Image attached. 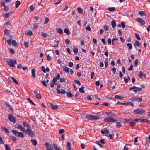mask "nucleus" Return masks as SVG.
I'll list each match as a JSON object with an SVG mask.
<instances>
[{
  "label": "nucleus",
  "instance_id": "obj_34",
  "mask_svg": "<svg viewBox=\"0 0 150 150\" xmlns=\"http://www.w3.org/2000/svg\"><path fill=\"white\" fill-rule=\"evenodd\" d=\"M105 114H107V116L109 117L113 116H114V114L111 112H106L105 113Z\"/></svg>",
  "mask_w": 150,
  "mask_h": 150
},
{
  "label": "nucleus",
  "instance_id": "obj_52",
  "mask_svg": "<svg viewBox=\"0 0 150 150\" xmlns=\"http://www.w3.org/2000/svg\"><path fill=\"white\" fill-rule=\"evenodd\" d=\"M129 124L131 126L133 127L135 126L136 125V124L134 122H129Z\"/></svg>",
  "mask_w": 150,
  "mask_h": 150
},
{
  "label": "nucleus",
  "instance_id": "obj_41",
  "mask_svg": "<svg viewBox=\"0 0 150 150\" xmlns=\"http://www.w3.org/2000/svg\"><path fill=\"white\" fill-rule=\"evenodd\" d=\"M67 96L68 97H72V95L70 92H66Z\"/></svg>",
  "mask_w": 150,
  "mask_h": 150
},
{
  "label": "nucleus",
  "instance_id": "obj_10",
  "mask_svg": "<svg viewBox=\"0 0 150 150\" xmlns=\"http://www.w3.org/2000/svg\"><path fill=\"white\" fill-rule=\"evenodd\" d=\"M60 75L58 73L57 74V76L56 77H54L53 79L52 82L55 85H56L57 83V79L59 80L60 78Z\"/></svg>",
  "mask_w": 150,
  "mask_h": 150
},
{
  "label": "nucleus",
  "instance_id": "obj_17",
  "mask_svg": "<svg viewBox=\"0 0 150 150\" xmlns=\"http://www.w3.org/2000/svg\"><path fill=\"white\" fill-rule=\"evenodd\" d=\"M71 144L70 142H68L67 143L66 147L67 150H71Z\"/></svg>",
  "mask_w": 150,
  "mask_h": 150
},
{
  "label": "nucleus",
  "instance_id": "obj_28",
  "mask_svg": "<svg viewBox=\"0 0 150 150\" xmlns=\"http://www.w3.org/2000/svg\"><path fill=\"white\" fill-rule=\"evenodd\" d=\"M108 9L109 11L111 12L115 11L116 10L115 8L114 7H108Z\"/></svg>",
  "mask_w": 150,
  "mask_h": 150
},
{
  "label": "nucleus",
  "instance_id": "obj_40",
  "mask_svg": "<svg viewBox=\"0 0 150 150\" xmlns=\"http://www.w3.org/2000/svg\"><path fill=\"white\" fill-rule=\"evenodd\" d=\"M2 129L6 133L8 134L10 132L9 130L5 127H3L2 128Z\"/></svg>",
  "mask_w": 150,
  "mask_h": 150
},
{
  "label": "nucleus",
  "instance_id": "obj_25",
  "mask_svg": "<svg viewBox=\"0 0 150 150\" xmlns=\"http://www.w3.org/2000/svg\"><path fill=\"white\" fill-rule=\"evenodd\" d=\"M11 44L14 47H17L18 46L17 43L15 40H12Z\"/></svg>",
  "mask_w": 150,
  "mask_h": 150
},
{
  "label": "nucleus",
  "instance_id": "obj_45",
  "mask_svg": "<svg viewBox=\"0 0 150 150\" xmlns=\"http://www.w3.org/2000/svg\"><path fill=\"white\" fill-rule=\"evenodd\" d=\"M118 39L116 38H114L112 40V42L113 44H114L115 42L117 41Z\"/></svg>",
  "mask_w": 150,
  "mask_h": 150
},
{
  "label": "nucleus",
  "instance_id": "obj_36",
  "mask_svg": "<svg viewBox=\"0 0 150 150\" xmlns=\"http://www.w3.org/2000/svg\"><path fill=\"white\" fill-rule=\"evenodd\" d=\"M83 88H84V87L83 86L79 88V92L81 93H84L85 91L83 89Z\"/></svg>",
  "mask_w": 150,
  "mask_h": 150
},
{
  "label": "nucleus",
  "instance_id": "obj_26",
  "mask_svg": "<svg viewBox=\"0 0 150 150\" xmlns=\"http://www.w3.org/2000/svg\"><path fill=\"white\" fill-rule=\"evenodd\" d=\"M78 12L80 14H82L83 12V10L80 7L77 8Z\"/></svg>",
  "mask_w": 150,
  "mask_h": 150
},
{
  "label": "nucleus",
  "instance_id": "obj_64",
  "mask_svg": "<svg viewBox=\"0 0 150 150\" xmlns=\"http://www.w3.org/2000/svg\"><path fill=\"white\" fill-rule=\"evenodd\" d=\"M4 10L6 11H7L8 10V8L7 6H4Z\"/></svg>",
  "mask_w": 150,
  "mask_h": 150
},
{
  "label": "nucleus",
  "instance_id": "obj_63",
  "mask_svg": "<svg viewBox=\"0 0 150 150\" xmlns=\"http://www.w3.org/2000/svg\"><path fill=\"white\" fill-rule=\"evenodd\" d=\"M46 57L47 60L48 61L52 59V58L50 56L49 54L47 55Z\"/></svg>",
  "mask_w": 150,
  "mask_h": 150
},
{
  "label": "nucleus",
  "instance_id": "obj_33",
  "mask_svg": "<svg viewBox=\"0 0 150 150\" xmlns=\"http://www.w3.org/2000/svg\"><path fill=\"white\" fill-rule=\"evenodd\" d=\"M41 35L44 38H46L48 36L47 34L44 32H41Z\"/></svg>",
  "mask_w": 150,
  "mask_h": 150
},
{
  "label": "nucleus",
  "instance_id": "obj_1",
  "mask_svg": "<svg viewBox=\"0 0 150 150\" xmlns=\"http://www.w3.org/2000/svg\"><path fill=\"white\" fill-rule=\"evenodd\" d=\"M17 60L13 59H6V62L7 64L11 67H14L15 64H17Z\"/></svg>",
  "mask_w": 150,
  "mask_h": 150
},
{
  "label": "nucleus",
  "instance_id": "obj_14",
  "mask_svg": "<svg viewBox=\"0 0 150 150\" xmlns=\"http://www.w3.org/2000/svg\"><path fill=\"white\" fill-rule=\"evenodd\" d=\"M57 90V93L58 94H65L66 93L65 91L63 89H61V91H60V89H56Z\"/></svg>",
  "mask_w": 150,
  "mask_h": 150
},
{
  "label": "nucleus",
  "instance_id": "obj_19",
  "mask_svg": "<svg viewBox=\"0 0 150 150\" xmlns=\"http://www.w3.org/2000/svg\"><path fill=\"white\" fill-rule=\"evenodd\" d=\"M22 124H23V126L24 127L27 128H30V125H29L28 124V123H27V122H26L24 121H23L22 122Z\"/></svg>",
  "mask_w": 150,
  "mask_h": 150
},
{
  "label": "nucleus",
  "instance_id": "obj_59",
  "mask_svg": "<svg viewBox=\"0 0 150 150\" xmlns=\"http://www.w3.org/2000/svg\"><path fill=\"white\" fill-rule=\"evenodd\" d=\"M65 132L64 130V129H60L59 130V133L60 134H61L64 133Z\"/></svg>",
  "mask_w": 150,
  "mask_h": 150
},
{
  "label": "nucleus",
  "instance_id": "obj_32",
  "mask_svg": "<svg viewBox=\"0 0 150 150\" xmlns=\"http://www.w3.org/2000/svg\"><path fill=\"white\" fill-rule=\"evenodd\" d=\"M111 25L113 28L115 27L116 26V23L115 21L114 20H112L111 22Z\"/></svg>",
  "mask_w": 150,
  "mask_h": 150
},
{
  "label": "nucleus",
  "instance_id": "obj_12",
  "mask_svg": "<svg viewBox=\"0 0 150 150\" xmlns=\"http://www.w3.org/2000/svg\"><path fill=\"white\" fill-rule=\"evenodd\" d=\"M131 100L133 102H139L142 100V98L140 97L132 98Z\"/></svg>",
  "mask_w": 150,
  "mask_h": 150
},
{
  "label": "nucleus",
  "instance_id": "obj_30",
  "mask_svg": "<svg viewBox=\"0 0 150 150\" xmlns=\"http://www.w3.org/2000/svg\"><path fill=\"white\" fill-rule=\"evenodd\" d=\"M20 2L19 1L17 0L15 2V6L16 8H17L20 5Z\"/></svg>",
  "mask_w": 150,
  "mask_h": 150
},
{
  "label": "nucleus",
  "instance_id": "obj_44",
  "mask_svg": "<svg viewBox=\"0 0 150 150\" xmlns=\"http://www.w3.org/2000/svg\"><path fill=\"white\" fill-rule=\"evenodd\" d=\"M53 147L55 150H58L59 149V147H58L54 143L53 144Z\"/></svg>",
  "mask_w": 150,
  "mask_h": 150
},
{
  "label": "nucleus",
  "instance_id": "obj_50",
  "mask_svg": "<svg viewBox=\"0 0 150 150\" xmlns=\"http://www.w3.org/2000/svg\"><path fill=\"white\" fill-rule=\"evenodd\" d=\"M5 149L6 150H10V148L9 146L7 144L4 145Z\"/></svg>",
  "mask_w": 150,
  "mask_h": 150
},
{
  "label": "nucleus",
  "instance_id": "obj_46",
  "mask_svg": "<svg viewBox=\"0 0 150 150\" xmlns=\"http://www.w3.org/2000/svg\"><path fill=\"white\" fill-rule=\"evenodd\" d=\"M24 45L25 48H28L29 47L28 43L27 42H24Z\"/></svg>",
  "mask_w": 150,
  "mask_h": 150
},
{
  "label": "nucleus",
  "instance_id": "obj_42",
  "mask_svg": "<svg viewBox=\"0 0 150 150\" xmlns=\"http://www.w3.org/2000/svg\"><path fill=\"white\" fill-rule=\"evenodd\" d=\"M10 16V13H7L4 15V17L5 18H7Z\"/></svg>",
  "mask_w": 150,
  "mask_h": 150
},
{
  "label": "nucleus",
  "instance_id": "obj_3",
  "mask_svg": "<svg viewBox=\"0 0 150 150\" xmlns=\"http://www.w3.org/2000/svg\"><path fill=\"white\" fill-rule=\"evenodd\" d=\"M86 117L91 120H97L99 119V117L98 116H95L91 115H87L86 116Z\"/></svg>",
  "mask_w": 150,
  "mask_h": 150
},
{
  "label": "nucleus",
  "instance_id": "obj_6",
  "mask_svg": "<svg viewBox=\"0 0 150 150\" xmlns=\"http://www.w3.org/2000/svg\"><path fill=\"white\" fill-rule=\"evenodd\" d=\"M104 121L105 122H113L116 121L117 120L115 118L106 117L104 119Z\"/></svg>",
  "mask_w": 150,
  "mask_h": 150
},
{
  "label": "nucleus",
  "instance_id": "obj_55",
  "mask_svg": "<svg viewBox=\"0 0 150 150\" xmlns=\"http://www.w3.org/2000/svg\"><path fill=\"white\" fill-rule=\"evenodd\" d=\"M11 79L13 81V82L14 83H15L16 84H18V82L13 77H12Z\"/></svg>",
  "mask_w": 150,
  "mask_h": 150
},
{
  "label": "nucleus",
  "instance_id": "obj_56",
  "mask_svg": "<svg viewBox=\"0 0 150 150\" xmlns=\"http://www.w3.org/2000/svg\"><path fill=\"white\" fill-rule=\"evenodd\" d=\"M49 21V18L47 17H46L45 18V20L44 23V24H45L47 23Z\"/></svg>",
  "mask_w": 150,
  "mask_h": 150
},
{
  "label": "nucleus",
  "instance_id": "obj_37",
  "mask_svg": "<svg viewBox=\"0 0 150 150\" xmlns=\"http://www.w3.org/2000/svg\"><path fill=\"white\" fill-rule=\"evenodd\" d=\"M134 45L135 46H138V47H139L140 46L139 42L137 40H136L135 41V42L134 44Z\"/></svg>",
  "mask_w": 150,
  "mask_h": 150
},
{
  "label": "nucleus",
  "instance_id": "obj_27",
  "mask_svg": "<svg viewBox=\"0 0 150 150\" xmlns=\"http://www.w3.org/2000/svg\"><path fill=\"white\" fill-rule=\"evenodd\" d=\"M73 51L75 54H76L78 52V49L75 46H74L73 48Z\"/></svg>",
  "mask_w": 150,
  "mask_h": 150
},
{
  "label": "nucleus",
  "instance_id": "obj_20",
  "mask_svg": "<svg viewBox=\"0 0 150 150\" xmlns=\"http://www.w3.org/2000/svg\"><path fill=\"white\" fill-rule=\"evenodd\" d=\"M25 34L27 35H32L33 33L31 31L29 30H27L25 31Z\"/></svg>",
  "mask_w": 150,
  "mask_h": 150
},
{
  "label": "nucleus",
  "instance_id": "obj_11",
  "mask_svg": "<svg viewBox=\"0 0 150 150\" xmlns=\"http://www.w3.org/2000/svg\"><path fill=\"white\" fill-rule=\"evenodd\" d=\"M136 21L139 22L141 25H144L145 23L144 21L140 18H137Z\"/></svg>",
  "mask_w": 150,
  "mask_h": 150
},
{
  "label": "nucleus",
  "instance_id": "obj_22",
  "mask_svg": "<svg viewBox=\"0 0 150 150\" xmlns=\"http://www.w3.org/2000/svg\"><path fill=\"white\" fill-rule=\"evenodd\" d=\"M56 30L57 32L60 34H62L63 33V30L60 28H57Z\"/></svg>",
  "mask_w": 150,
  "mask_h": 150
},
{
  "label": "nucleus",
  "instance_id": "obj_29",
  "mask_svg": "<svg viewBox=\"0 0 150 150\" xmlns=\"http://www.w3.org/2000/svg\"><path fill=\"white\" fill-rule=\"evenodd\" d=\"M10 33L9 31L7 29H5L4 30V34L7 35H8Z\"/></svg>",
  "mask_w": 150,
  "mask_h": 150
},
{
  "label": "nucleus",
  "instance_id": "obj_39",
  "mask_svg": "<svg viewBox=\"0 0 150 150\" xmlns=\"http://www.w3.org/2000/svg\"><path fill=\"white\" fill-rule=\"evenodd\" d=\"M64 32L67 35H69L70 33V32L69 30L67 28H65L64 30Z\"/></svg>",
  "mask_w": 150,
  "mask_h": 150
},
{
  "label": "nucleus",
  "instance_id": "obj_43",
  "mask_svg": "<svg viewBox=\"0 0 150 150\" xmlns=\"http://www.w3.org/2000/svg\"><path fill=\"white\" fill-rule=\"evenodd\" d=\"M29 8L30 11H32L34 10L35 7L34 6L31 5L30 6Z\"/></svg>",
  "mask_w": 150,
  "mask_h": 150
},
{
  "label": "nucleus",
  "instance_id": "obj_24",
  "mask_svg": "<svg viewBox=\"0 0 150 150\" xmlns=\"http://www.w3.org/2000/svg\"><path fill=\"white\" fill-rule=\"evenodd\" d=\"M31 142L32 144L35 146H36L37 144V141L35 139H31Z\"/></svg>",
  "mask_w": 150,
  "mask_h": 150
},
{
  "label": "nucleus",
  "instance_id": "obj_61",
  "mask_svg": "<svg viewBox=\"0 0 150 150\" xmlns=\"http://www.w3.org/2000/svg\"><path fill=\"white\" fill-rule=\"evenodd\" d=\"M107 42L108 44L109 45L111 44V40L110 38H108L107 40Z\"/></svg>",
  "mask_w": 150,
  "mask_h": 150
},
{
  "label": "nucleus",
  "instance_id": "obj_47",
  "mask_svg": "<svg viewBox=\"0 0 150 150\" xmlns=\"http://www.w3.org/2000/svg\"><path fill=\"white\" fill-rule=\"evenodd\" d=\"M41 83L45 87H47V85L46 83V81H45L43 80L41 81Z\"/></svg>",
  "mask_w": 150,
  "mask_h": 150
},
{
  "label": "nucleus",
  "instance_id": "obj_53",
  "mask_svg": "<svg viewBox=\"0 0 150 150\" xmlns=\"http://www.w3.org/2000/svg\"><path fill=\"white\" fill-rule=\"evenodd\" d=\"M127 46L129 47V49L131 50L132 48V44L130 43H128L127 44Z\"/></svg>",
  "mask_w": 150,
  "mask_h": 150
},
{
  "label": "nucleus",
  "instance_id": "obj_13",
  "mask_svg": "<svg viewBox=\"0 0 150 150\" xmlns=\"http://www.w3.org/2000/svg\"><path fill=\"white\" fill-rule=\"evenodd\" d=\"M34 93L36 98L38 99H40L41 96L40 94L38 93L36 90H35L34 91Z\"/></svg>",
  "mask_w": 150,
  "mask_h": 150
},
{
  "label": "nucleus",
  "instance_id": "obj_51",
  "mask_svg": "<svg viewBox=\"0 0 150 150\" xmlns=\"http://www.w3.org/2000/svg\"><path fill=\"white\" fill-rule=\"evenodd\" d=\"M85 29L87 31H90L91 30V28L89 25H88L87 27H85Z\"/></svg>",
  "mask_w": 150,
  "mask_h": 150
},
{
  "label": "nucleus",
  "instance_id": "obj_60",
  "mask_svg": "<svg viewBox=\"0 0 150 150\" xmlns=\"http://www.w3.org/2000/svg\"><path fill=\"white\" fill-rule=\"evenodd\" d=\"M27 100L30 103H31L33 105H35V104L29 98H28L27 99Z\"/></svg>",
  "mask_w": 150,
  "mask_h": 150
},
{
  "label": "nucleus",
  "instance_id": "obj_57",
  "mask_svg": "<svg viewBox=\"0 0 150 150\" xmlns=\"http://www.w3.org/2000/svg\"><path fill=\"white\" fill-rule=\"evenodd\" d=\"M105 31H108L109 30V27L107 25H105L103 27Z\"/></svg>",
  "mask_w": 150,
  "mask_h": 150
},
{
  "label": "nucleus",
  "instance_id": "obj_16",
  "mask_svg": "<svg viewBox=\"0 0 150 150\" xmlns=\"http://www.w3.org/2000/svg\"><path fill=\"white\" fill-rule=\"evenodd\" d=\"M51 108L52 110L57 109L58 108V106L57 105H54L52 103H50Z\"/></svg>",
  "mask_w": 150,
  "mask_h": 150
},
{
  "label": "nucleus",
  "instance_id": "obj_18",
  "mask_svg": "<svg viewBox=\"0 0 150 150\" xmlns=\"http://www.w3.org/2000/svg\"><path fill=\"white\" fill-rule=\"evenodd\" d=\"M63 70L66 72L69 73V69L65 66H63L62 67Z\"/></svg>",
  "mask_w": 150,
  "mask_h": 150
},
{
  "label": "nucleus",
  "instance_id": "obj_49",
  "mask_svg": "<svg viewBox=\"0 0 150 150\" xmlns=\"http://www.w3.org/2000/svg\"><path fill=\"white\" fill-rule=\"evenodd\" d=\"M138 14L141 16L145 15V13L143 11H139L138 12Z\"/></svg>",
  "mask_w": 150,
  "mask_h": 150
},
{
  "label": "nucleus",
  "instance_id": "obj_58",
  "mask_svg": "<svg viewBox=\"0 0 150 150\" xmlns=\"http://www.w3.org/2000/svg\"><path fill=\"white\" fill-rule=\"evenodd\" d=\"M60 79V82L62 83L65 82V79L64 78H61Z\"/></svg>",
  "mask_w": 150,
  "mask_h": 150
},
{
  "label": "nucleus",
  "instance_id": "obj_23",
  "mask_svg": "<svg viewBox=\"0 0 150 150\" xmlns=\"http://www.w3.org/2000/svg\"><path fill=\"white\" fill-rule=\"evenodd\" d=\"M124 81L126 83H128L129 82V81H130V78L129 76H128L127 78H126V77L125 76L124 77Z\"/></svg>",
  "mask_w": 150,
  "mask_h": 150
},
{
  "label": "nucleus",
  "instance_id": "obj_4",
  "mask_svg": "<svg viewBox=\"0 0 150 150\" xmlns=\"http://www.w3.org/2000/svg\"><path fill=\"white\" fill-rule=\"evenodd\" d=\"M134 112L137 114H142L146 112V110L142 108H137L134 110Z\"/></svg>",
  "mask_w": 150,
  "mask_h": 150
},
{
  "label": "nucleus",
  "instance_id": "obj_5",
  "mask_svg": "<svg viewBox=\"0 0 150 150\" xmlns=\"http://www.w3.org/2000/svg\"><path fill=\"white\" fill-rule=\"evenodd\" d=\"M133 121L138 122H146L149 124H150V121L145 119H142L140 118L134 119Z\"/></svg>",
  "mask_w": 150,
  "mask_h": 150
},
{
  "label": "nucleus",
  "instance_id": "obj_15",
  "mask_svg": "<svg viewBox=\"0 0 150 150\" xmlns=\"http://www.w3.org/2000/svg\"><path fill=\"white\" fill-rule=\"evenodd\" d=\"M45 145L46 147L47 148V149H52L53 150V148L52 145L46 142L45 144Z\"/></svg>",
  "mask_w": 150,
  "mask_h": 150
},
{
  "label": "nucleus",
  "instance_id": "obj_9",
  "mask_svg": "<svg viewBox=\"0 0 150 150\" xmlns=\"http://www.w3.org/2000/svg\"><path fill=\"white\" fill-rule=\"evenodd\" d=\"M132 90H133V92H137L141 91L142 90V88L133 86L130 88L129 89V91Z\"/></svg>",
  "mask_w": 150,
  "mask_h": 150
},
{
  "label": "nucleus",
  "instance_id": "obj_38",
  "mask_svg": "<svg viewBox=\"0 0 150 150\" xmlns=\"http://www.w3.org/2000/svg\"><path fill=\"white\" fill-rule=\"evenodd\" d=\"M108 58H105V61L104 62V63L105 65V67H107L108 65Z\"/></svg>",
  "mask_w": 150,
  "mask_h": 150
},
{
  "label": "nucleus",
  "instance_id": "obj_62",
  "mask_svg": "<svg viewBox=\"0 0 150 150\" xmlns=\"http://www.w3.org/2000/svg\"><path fill=\"white\" fill-rule=\"evenodd\" d=\"M135 36L136 37V38L138 40H140L141 38L137 34H135Z\"/></svg>",
  "mask_w": 150,
  "mask_h": 150
},
{
  "label": "nucleus",
  "instance_id": "obj_2",
  "mask_svg": "<svg viewBox=\"0 0 150 150\" xmlns=\"http://www.w3.org/2000/svg\"><path fill=\"white\" fill-rule=\"evenodd\" d=\"M12 132L17 137H18L22 138H23L24 137L23 133L21 132H18V131L14 129L12 130Z\"/></svg>",
  "mask_w": 150,
  "mask_h": 150
},
{
  "label": "nucleus",
  "instance_id": "obj_31",
  "mask_svg": "<svg viewBox=\"0 0 150 150\" xmlns=\"http://www.w3.org/2000/svg\"><path fill=\"white\" fill-rule=\"evenodd\" d=\"M115 98L118 99H122L123 98V97L122 96H120L118 95H116L115 96Z\"/></svg>",
  "mask_w": 150,
  "mask_h": 150
},
{
  "label": "nucleus",
  "instance_id": "obj_35",
  "mask_svg": "<svg viewBox=\"0 0 150 150\" xmlns=\"http://www.w3.org/2000/svg\"><path fill=\"white\" fill-rule=\"evenodd\" d=\"M20 130L23 131V132H26V130L24 127L20 125L19 129Z\"/></svg>",
  "mask_w": 150,
  "mask_h": 150
},
{
  "label": "nucleus",
  "instance_id": "obj_21",
  "mask_svg": "<svg viewBox=\"0 0 150 150\" xmlns=\"http://www.w3.org/2000/svg\"><path fill=\"white\" fill-rule=\"evenodd\" d=\"M35 70L34 69H32L31 70L32 76L33 78L36 77L35 75Z\"/></svg>",
  "mask_w": 150,
  "mask_h": 150
},
{
  "label": "nucleus",
  "instance_id": "obj_7",
  "mask_svg": "<svg viewBox=\"0 0 150 150\" xmlns=\"http://www.w3.org/2000/svg\"><path fill=\"white\" fill-rule=\"evenodd\" d=\"M8 117L9 121L13 123H15L16 122V118L13 115H11L10 114H8Z\"/></svg>",
  "mask_w": 150,
  "mask_h": 150
},
{
  "label": "nucleus",
  "instance_id": "obj_8",
  "mask_svg": "<svg viewBox=\"0 0 150 150\" xmlns=\"http://www.w3.org/2000/svg\"><path fill=\"white\" fill-rule=\"evenodd\" d=\"M26 132H27L28 135L31 137H33L35 136L34 132L30 128L27 129Z\"/></svg>",
  "mask_w": 150,
  "mask_h": 150
},
{
  "label": "nucleus",
  "instance_id": "obj_54",
  "mask_svg": "<svg viewBox=\"0 0 150 150\" xmlns=\"http://www.w3.org/2000/svg\"><path fill=\"white\" fill-rule=\"evenodd\" d=\"M116 126L117 127L120 128L121 126V123L120 122H116Z\"/></svg>",
  "mask_w": 150,
  "mask_h": 150
},
{
  "label": "nucleus",
  "instance_id": "obj_48",
  "mask_svg": "<svg viewBox=\"0 0 150 150\" xmlns=\"http://www.w3.org/2000/svg\"><path fill=\"white\" fill-rule=\"evenodd\" d=\"M9 50L12 54H13L15 53L14 51L11 48L9 49Z\"/></svg>",
  "mask_w": 150,
  "mask_h": 150
}]
</instances>
